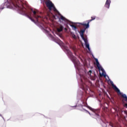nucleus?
I'll return each mask as SVG.
<instances>
[{
  "instance_id": "obj_6",
  "label": "nucleus",
  "mask_w": 127,
  "mask_h": 127,
  "mask_svg": "<svg viewBox=\"0 0 127 127\" xmlns=\"http://www.w3.org/2000/svg\"><path fill=\"white\" fill-rule=\"evenodd\" d=\"M66 51L67 56L72 60L73 62H75V61H76V58L73 56L72 52L68 49H66Z\"/></svg>"
},
{
  "instance_id": "obj_17",
  "label": "nucleus",
  "mask_w": 127,
  "mask_h": 127,
  "mask_svg": "<svg viewBox=\"0 0 127 127\" xmlns=\"http://www.w3.org/2000/svg\"><path fill=\"white\" fill-rule=\"evenodd\" d=\"M65 30H67V29L66 28H64Z\"/></svg>"
},
{
  "instance_id": "obj_11",
  "label": "nucleus",
  "mask_w": 127,
  "mask_h": 127,
  "mask_svg": "<svg viewBox=\"0 0 127 127\" xmlns=\"http://www.w3.org/2000/svg\"><path fill=\"white\" fill-rule=\"evenodd\" d=\"M122 97L125 99V102H127V97L126 94H122Z\"/></svg>"
},
{
  "instance_id": "obj_3",
  "label": "nucleus",
  "mask_w": 127,
  "mask_h": 127,
  "mask_svg": "<svg viewBox=\"0 0 127 127\" xmlns=\"http://www.w3.org/2000/svg\"><path fill=\"white\" fill-rule=\"evenodd\" d=\"M84 32H85V30H81L80 31V36H81L82 39H83L84 40L86 48H87L88 49L89 51H90V45L88 43V40L87 39V38H85V37H84Z\"/></svg>"
},
{
  "instance_id": "obj_10",
  "label": "nucleus",
  "mask_w": 127,
  "mask_h": 127,
  "mask_svg": "<svg viewBox=\"0 0 127 127\" xmlns=\"http://www.w3.org/2000/svg\"><path fill=\"white\" fill-rule=\"evenodd\" d=\"M64 27L62 25H60L58 28H57L58 32H61L63 30Z\"/></svg>"
},
{
  "instance_id": "obj_7",
  "label": "nucleus",
  "mask_w": 127,
  "mask_h": 127,
  "mask_svg": "<svg viewBox=\"0 0 127 127\" xmlns=\"http://www.w3.org/2000/svg\"><path fill=\"white\" fill-rule=\"evenodd\" d=\"M110 84L112 85L113 89H114V90H115V91H116V92H117L118 94H120V95H122V93H121V90H120V89H119V88H118L117 87V86L116 85H115V84H114V82H113V81H111Z\"/></svg>"
},
{
  "instance_id": "obj_8",
  "label": "nucleus",
  "mask_w": 127,
  "mask_h": 127,
  "mask_svg": "<svg viewBox=\"0 0 127 127\" xmlns=\"http://www.w3.org/2000/svg\"><path fill=\"white\" fill-rule=\"evenodd\" d=\"M88 109H89V110H90V111H92L93 112H94L96 115V116H97V117H100V113H99V111H97H97L94 110V109L92 108L91 107H90V106H88Z\"/></svg>"
},
{
  "instance_id": "obj_2",
  "label": "nucleus",
  "mask_w": 127,
  "mask_h": 127,
  "mask_svg": "<svg viewBox=\"0 0 127 127\" xmlns=\"http://www.w3.org/2000/svg\"><path fill=\"white\" fill-rule=\"evenodd\" d=\"M46 5L48 7V8L49 9V10H52V9L55 11V12H57L58 13H59V11L57 10V9H56V7H55V6H54V4L51 2L50 0H47L45 2Z\"/></svg>"
},
{
  "instance_id": "obj_4",
  "label": "nucleus",
  "mask_w": 127,
  "mask_h": 127,
  "mask_svg": "<svg viewBox=\"0 0 127 127\" xmlns=\"http://www.w3.org/2000/svg\"><path fill=\"white\" fill-rule=\"evenodd\" d=\"M91 19H92L87 20L85 22H83V23H80V24H81V25H82V26H84L85 29H86L87 28H89V23L91 22V21H92V20H94V19H96V16L91 17Z\"/></svg>"
},
{
  "instance_id": "obj_14",
  "label": "nucleus",
  "mask_w": 127,
  "mask_h": 127,
  "mask_svg": "<svg viewBox=\"0 0 127 127\" xmlns=\"http://www.w3.org/2000/svg\"><path fill=\"white\" fill-rule=\"evenodd\" d=\"M85 111H86V112L87 113H88V114H89V115H91V113H90L88 111V110H85Z\"/></svg>"
},
{
  "instance_id": "obj_16",
  "label": "nucleus",
  "mask_w": 127,
  "mask_h": 127,
  "mask_svg": "<svg viewBox=\"0 0 127 127\" xmlns=\"http://www.w3.org/2000/svg\"><path fill=\"white\" fill-rule=\"evenodd\" d=\"M125 107H127V103L125 104Z\"/></svg>"
},
{
  "instance_id": "obj_13",
  "label": "nucleus",
  "mask_w": 127,
  "mask_h": 127,
  "mask_svg": "<svg viewBox=\"0 0 127 127\" xmlns=\"http://www.w3.org/2000/svg\"><path fill=\"white\" fill-rule=\"evenodd\" d=\"M71 26H72V28H74V30H76V29H77V27L75 25H71Z\"/></svg>"
},
{
  "instance_id": "obj_12",
  "label": "nucleus",
  "mask_w": 127,
  "mask_h": 127,
  "mask_svg": "<svg viewBox=\"0 0 127 127\" xmlns=\"http://www.w3.org/2000/svg\"><path fill=\"white\" fill-rule=\"evenodd\" d=\"M60 19H61L62 20H64V21H65V20H66V18L63 16L62 15H61Z\"/></svg>"
},
{
  "instance_id": "obj_5",
  "label": "nucleus",
  "mask_w": 127,
  "mask_h": 127,
  "mask_svg": "<svg viewBox=\"0 0 127 127\" xmlns=\"http://www.w3.org/2000/svg\"><path fill=\"white\" fill-rule=\"evenodd\" d=\"M95 61L96 62L97 67L98 68L99 70L100 71V70H101V71L102 72L103 76L106 77V72H105V70H104V68L101 66V65H100L98 59H95Z\"/></svg>"
},
{
  "instance_id": "obj_9",
  "label": "nucleus",
  "mask_w": 127,
  "mask_h": 127,
  "mask_svg": "<svg viewBox=\"0 0 127 127\" xmlns=\"http://www.w3.org/2000/svg\"><path fill=\"white\" fill-rule=\"evenodd\" d=\"M111 4V0H106L105 7H107V8H110V5Z\"/></svg>"
},
{
  "instance_id": "obj_15",
  "label": "nucleus",
  "mask_w": 127,
  "mask_h": 127,
  "mask_svg": "<svg viewBox=\"0 0 127 127\" xmlns=\"http://www.w3.org/2000/svg\"><path fill=\"white\" fill-rule=\"evenodd\" d=\"M89 73H92V70H89Z\"/></svg>"
},
{
  "instance_id": "obj_1",
  "label": "nucleus",
  "mask_w": 127,
  "mask_h": 127,
  "mask_svg": "<svg viewBox=\"0 0 127 127\" xmlns=\"http://www.w3.org/2000/svg\"><path fill=\"white\" fill-rule=\"evenodd\" d=\"M10 5L12 7V8L14 7H16L17 8L18 12L20 13V14H22V15H25L27 16L28 18H29L31 21L34 22L35 23V20L32 19L31 17V13H33V17L36 18L37 22H38V19L41 18V16L38 15L36 11H33V9H31V10L24 7L23 4V2L22 1H20L19 0H10Z\"/></svg>"
},
{
  "instance_id": "obj_18",
  "label": "nucleus",
  "mask_w": 127,
  "mask_h": 127,
  "mask_svg": "<svg viewBox=\"0 0 127 127\" xmlns=\"http://www.w3.org/2000/svg\"><path fill=\"white\" fill-rule=\"evenodd\" d=\"M1 9H3V8H1Z\"/></svg>"
},
{
  "instance_id": "obj_19",
  "label": "nucleus",
  "mask_w": 127,
  "mask_h": 127,
  "mask_svg": "<svg viewBox=\"0 0 127 127\" xmlns=\"http://www.w3.org/2000/svg\"><path fill=\"white\" fill-rule=\"evenodd\" d=\"M111 127H114V126H113V125H111Z\"/></svg>"
}]
</instances>
